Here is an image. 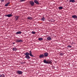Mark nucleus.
Instances as JSON below:
<instances>
[{
  "mask_svg": "<svg viewBox=\"0 0 77 77\" xmlns=\"http://www.w3.org/2000/svg\"><path fill=\"white\" fill-rule=\"evenodd\" d=\"M32 33V34H33V35H35V33H36L35 32H34L33 31H32L31 32Z\"/></svg>",
  "mask_w": 77,
  "mask_h": 77,
  "instance_id": "obj_24",
  "label": "nucleus"
},
{
  "mask_svg": "<svg viewBox=\"0 0 77 77\" xmlns=\"http://www.w3.org/2000/svg\"><path fill=\"white\" fill-rule=\"evenodd\" d=\"M75 1L74 0H70L69 2H72V3H74L75 2Z\"/></svg>",
  "mask_w": 77,
  "mask_h": 77,
  "instance_id": "obj_16",
  "label": "nucleus"
},
{
  "mask_svg": "<svg viewBox=\"0 0 77 77\" xmlns=\"http://www.w3.org/2000/svg\"><path fill=\"white\" fill-rule=\"evenodd\" d=\"M38 40L39 41H42V40H43V38H38Z\"/></svg>",
  "mask_w": 77,
  "mask_h": 77,
  "instance_id": "obj_22",
  "label": "nucleus"
},
{
  "mask_svg": "<svg viewBox=\"0 0 77 77\" xmlns=\"http://www.w3.org/2000/svg\"><path fill=\"white\" fill-rule=\"evenodd\" d=\"M47 40L48 41H50V40H51V37H48L47 38Z\"/></svg>",
  "mask_w": 77,
  "mask_h": 77,
  "instance_id": "obj_10",
  "label": "nucleus"
},
{
  "mask_svg": "<svg viewBox=\"0 0 77 77\" xmlns=\"http://www.w3.org/2000/svg\"><path fill=\"white\" fill-rule=\"evenodd\" d=\"M68 47H69V48H71L72 46L71 45H69L68 46Z\"/></svg>",
  "mask_w": 77,
  "mask_h": 77,
  "instance_id": "obj_25",
  "label": "nucleus"
},
{
  "mask_svg": "<svg viewBox=\"0 0 77 77\" xmlns=\"http://www.w3.org/2000/svg\"><path fill=\"white\" fill-rule=\"evenodd\" d=\"M25 0H20V2H24Z\"/></svg>",
  "mask_w": 77,
  "mask_h": 77,
  "instance_id": "obj_26",
  "label": "nucleus"
},
{
  "mask_svg": "<svg viewBox=\"0 0 77 77\" xmlns=\"http://www.w3.org/2000/svg\"><path fill=\"white\" fill-rule=\"evenodd\" d=\"M17 73L18 74L21 75L23 74V72L20 70H18L17 71Z\"/></svg>",
  "mask_w": 77,
  "mask_h": 77,
  "instance_id": "obj_4",
  "label": "nucleus"
},
{
  "mask_svg": "<svg viewBox=\"0 0 77 77\" xmlns=\"http://www.w3.org/2000/svg\"><path fill=\"white\" fill-rule=\"evenodd\" d=\"M16 42H23V40L21 39H16Z\"/></svg>",
  "mask_w": 77,
  "mask_h": 77,
  "instance_id": "obj_3",
  "label": "nucleus"
},
{
  "mask_svg": "<svg viewBox=\"0 0 77 77\" xmlns=\"http://www.w3.org/2000/svg\"><path fill=\"white\" fill-rule=\"evenodd\" d=\"M13 51H17V48L16 47L13 48L12 49Z\"/></svg>",
  "mask_w": 77,
  "mask_h": 77,
  "instance_id": "obj_11",
  "label": "nucleus"
},
{
  "mask_svg": "<svg viewBox=\"0 0 77 77\" xmlns=\"http://www.w3.org/2000/svg\"><path fill=\"white\" fill-rule=\"evenodd\" d=\"M9 3H10V2H8L7 3V4L5 5V7H7V6H8V5H9Z\"/></svg>",
  "mask_w": 77,
  "mask_h": 77,
  "instance_id": "obj_15",
  "label": "nucleus"
},
{
  "mask_svg": "<svg viewBox=\"0 0 77 77\" xmlns=\"http://www.w3.org/2000/svg\"><path fill=\"white\" fill-rule=\"evenodd\" d=\"M44 63H46V64H48V60H45L43 61Z\"/></svg>",
  "mask_w": 77,
  "mask_h": 77,
  "instance_id": "obj_13",
  "label": "nucleus"
},
{
  "mask_svg": "<svg viewBox=\"0 0 77 77\" xmlns=\"http://www.w3.org/2000/svg\"><path fill=\"white\" fill-rule=\"evenodd\" d=\"M19 17V16H16V17H15V19L16 20H18V19Z\"/></svg>",
  "mask_w": 77,
  "mask_h": 77,
  "instance_id": "obj_18",
  "label": "nucleus"
},
{
  "mask_svg": "<svg viewBox=\"0 0 77 77\" xmlns=\"http://www.w3.org/2000/svg\"><path fill=\"white\" fill-rule=\"evenodd\" d=\"M13 45H14V44H15V42H13Z\"/></svg>",
  "mask_w": 77,
  "mask_h": 77,
  "instance_id": "obj_28",
  "label": "nucleus"
},
{
  "mask_svg": "<svg viewBox=\"0 0 77 77\" xmlns=\"http://www.w3.org/2000/svg\"><path fill=\"white\" fill-rule=\"evenodd\" d=\"M28 20H32V17H27Z\"/></svg>",
  "mask_w": 77,
  "mask_h": 77,
  "instance_id": "obj_21",
  "label": "nucleus"
},
{
  "mask_svg": "<svg viewBox=\"0 0 77 77\" xmlns=\"http://www.w3.org/2000/svg\"><path fill=\"white\" fill-rule=\"evenodd\" d=\"M39 58H42L44 57V55L43 54H41L39 56Z\"/></svg>",
  "mask_w": 77,
  "mask_h": 77,
  "instance_id": "obj_6",
  "label": "nucleus"
},
{
  "mask_svg": "<svg viewBox=\"0 0 77 77\" xmlns=\"http://www.w3.org/2000/svg\"><path fill=\"white\" fill-rule=\"evenodd\" d=\"M63 54L62 53H60V56H63Z\"/></svg>",
  "mask_w": 77,
  "mask_h": 77,
  "instance_id": "obj_23",
  "label": "nucleus"
},
{
  "mask_svg": "<svg viewBox=\"0 0 77 77\" xmlns=\"http://www.w3.org/2000/svg\"><path fill=\"white\" fill-rule=\"evenodd\" d=\"M34 2L37 5H38V4H39V2H38L37 0H35Z\"/></svg>",
  "mask_w": 77,
  "mask_h": 77,
  "instance_id": "obj_8",
  "label": "nucleus"
},
{
  "mask_svg": "<svg viewBox=\"0 0 77 77\" xmlns=\"http://www.w3.org/2000/svg\"><path fill=\"white\" fill-rule=\"evenodd\" d=\"M24 54V55L26 56L25 58L27 59H30V56H29V55L30 56L32 57H34V56H33V55L32 54V51H29V53L27 52L25 53Z\"/></svg>",
  "mask_w": 77,
  "mask_h": 77,
  "instance_id": "obj_1",
  "label": "nucleus"
},
{
  "mask_svg": "<svg viewBox=\"0 0 77 77\" xmlns=\"http://www.w3.org/2000/svg\"><path fill=\"white\" fill-rule=\"evenodd\" d=\"M29 3L32 6H33L34 5H35V3H34V2L33 1H29Z\"/></svg>",
  "mask_w": 77,
  "mask_h": 77,
  "instance_id": "obj_2",
  "label": "nucleus"
},
{
  "mask_svg": "<svg viewBox=\"0 0 77 77\" xmlns=\"http://www.w3.org/2000/svg\"><path fill=\"white\" fill-rule=\"evenodd\" d=\"M21 31H18L16 33V35H18V34H21Z\"/></svg>",
  "mask_w": 77,
  "mask_h": 77,
  "instance_id": "obj_12",
  "label": "nucleus"
},
{
  "mask_svg": "<svg viewBox=\"0 0 77 77\" xmlns=\"http://www.w3.org/2000/svg\"><path fill=\"white\" fill-rule=\"evenodd\" d=\"M67 1H68V0H67Z\"/></svg>",
  "mask_w": 77,
  "mask_h": 77,
  "instance_id": "obj_29",
  "label": "nucleus"
},
{
  "mask_svg": "<svg viewBox=\"0 0 77 77\" xmlns=\"http://www.w3.org/2000/svg\"><path fill=\"white\" fill-rule=\"evenodd\" d=\"M45 17H43L42 18V21H44L45 20Z\"/></svg>",
  "mask_w": 77,
  "mask_h": 77,
  "instance_id": "obj_20",
  "label": "nucleus"
},
{
  "mask_svg": "<svg viewBox=\"0 0 77 77\" xmlns=\"http://www.w3.org/2000/svg\"><path fill=\"white\" fill-rule=\"evenodd\" d=\"M2 2H3L4 1H5V0H1Z\"/></svg>",
  "mask_w": 77,
  "mask_h": 77,
  "instance_id": "obj_27",
  "label": "nucleus"
},
{
  "mask_svg": "<svg viewBox=\"0 0 77 77\" xmlns=\"http://www.w3.org/2000/svg\"><path fill=\"white\" fill-rule=\"evenodd\" d=\"M5 17H12V15L11 14H7L6 15H5Z\"/></svg>",
  "mask_w": 77,
  "mask_h": 77,
  "instance_id": "obj_5",
  "label": "nucleus"
},
{
  "mask_svg": "<svg viewBox=\"0 0 77 77\" xmlns=\"http://www.w3.org/2000/svg\"><path fill=\"white\" fill-rule=\"evenodd\" d=\"M48 56V53H47V52H46L44 53V56L45 57H47Z\"/></svg>",
  "mask_w": 77,
  "mask_h": 77,
  "instance_id": "obj_7",
  "label": "nucleus"
},
{
  "mask_svg": "<svg viewBox=\"0 0 77 77\" xmlns=\"http://www.w3.org/2000/svg\"><path fill=\"white\" fill-rule=\"evenodd\" d=\"M5 75L2 74V75H0V77H5Z\"/></svg>",
  "mask_w": 77,
  "mask_h": 77,
  "instance_id": "obj_19",
  "label": "nucleus"
},
{
  "mask_svg": "<svg viewBox=\"0 0 77 77\" xmlns=\"http://www.w3.org/2000/svg\"><path fill=\"white\" fill-rule=\"evenodd\" d=\"M58 9L59 10H60L61 9H63V7L62 6L59 7Z\"/></svg>",
  "mask_w": 77,
  "mask_h": 77,
  "instance_id": "obj_17",
  "label": "nucleus"
},
{
  "mask_svg": "<svg viewBox=\"0 0 77 77\" xmlns=\"http://www.w3.org/2000/svg\"><path fill=\"white\" fill-rule=\"evenodd\" d=\"M51 63H52L51 61H49V60H48V64H51Z\"/></svg>",
  "mask_w": 77,
  "mask_h": 77,
  "instance_id": "obj_14",
  "label": "nucleus"
},
{
  "mask_svg": "<svg viewBox=\"0 0 77 77\" xmlns=\"http://www.w3.org/2000/svg\"><path fill=\"white\" fill-rule=\"evenodd\" d=\"M72 18H77V16L76 15H74L72 16Z\"/></svg>",
  "mask_w": 77,
  "mask_h": 77,
  "instance_id": "obj_9",
  "label": "nucleus"
}]
</instances>
